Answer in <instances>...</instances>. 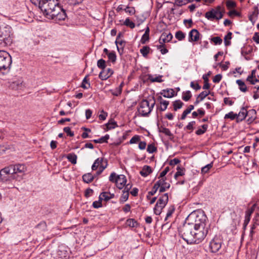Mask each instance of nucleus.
I'll list each match as a JSON object with an SVG mask.
<instances>
[{"mask_svg": "<svg viewBox=\"0 0 259 259\" xmlns=\"http://www.w3.org/2000/svg\"><path fill=\"white\" fill-rule=\"evenodd\" d=\"M38 6L44 15L48 19L55 21L64 20L67 17L65 10L60 5L58 0H30Z\"/></svg>", "mask_w": 259, "mask_h": 259, "instance_id": "nucleus-1", "label": "nucleus"}, {"mask_svg": "<svg viewBox=\"0 0 259 259\" xmlns=\"http://www.w3.org/2000/svg\"><path fill=\"white\" fill-rule=\"evenodd\" d=\"M179 234L188 244H198L205 238L207 231L194 229L193 222H191L184 224L179 230Z\"/></svg>", "mask_w": 259, "mask_h": 259, "instance_id": "nucleus-2", "label": "nucleus"}, {"mask_svg": "<svg viewBox=\"0 0 259 259\" xmlns=\"http://www.w3.org/2000/svg\"><path fill=\"white\" fill-rule=\"evenodd\" d=\"M194 221L193 226L194 229L200 231H206L208 232V227L206 226L207 218L203 212L192 213L188 216V220Z\"/></svg>", "mask_w": 259, "mask_h": 259, "instance_id": "nucleus-3", "label": "nucleus"}, {"mask_svg": "<svg viewBox=\"0 0 259 259\" xmlns=\"http://www.w3.org/2000/svg\"><path fill=\"white\" fill-rule=\"evenodd\" d=\"M6 169L11 172L12 177L13 178H16V181H20L22 180L23 176L26 171V167L24 164H17L11 165L6 167Z\"/></svg>", "mask_w": 259, "mask_h": 259, "instance_id": "nucleus-4", "label": "nucleus"}, {"mask_svg": "<svg viewBox=\"0 0 259 259\" xmlns=\"http://www.w3.org/2000/svg\"><path fill=\"white\" fill-rule=\"evenodd\" d=\"M12 64V58L6 51H0V72L4 74L8 72Z\"/></svg>", "mask_w": 259, "mask_h": 259, "instance_id": "nucleus-5", "label": "nucleus"}, {"mask_svg": "<svg viewBox=\"0 0 259 259\" xmlns=\"http://www.w3.org/2000/svg\"><path fill=\"white\" fill-rule=\"evenodd\" d=\"M12 29L9 25L0 27V41H3L6 45L10 46L13 42Z\"/></svg>", "mask_w": 259, "mask_h": 259, "instance_id": "nucleus-6", "label": "nucleus"}, {"mask_svg": "<svg viewBox=\"0 0 259 259\" xmlns=\"http://www.w3.org/2000/svg\"><path fill=\"white\" fill-rule=\"evenodd\" d=\"M224 9L219 6L214 9H212L205 14V17L209 20H220L223 17Z\"/></svg>", "mask_w": 259, "mask_h": 259, "instance_id": "nucleus-7", "label": "nucleus"}, {"mask_svg": "<svg viewBox=\"0 0 259 259\" xmlns=\"http://www.w3.org/2000/svg\"><path fill=\"white\" fill-rule=\"evenodd\" d=\"M137 112L138 115L141 116H148L151 112V109L150 108V102L146 99H143L139 104Z\"/></svg>", "mask_w": 259, "mask_h": 259, "instance_id": "nucleus-8", "label": "nucleus"}, {"mask_svg": "<svg viewBox=\"0 0 259 259\" xmlns=\"http://www.w3.org/2000/svg\"><path fill=\"white\" fill-rule=\"evenodd\" d=\"M223 241L218 237L215 236L209 242V250L212 253L218 252L222 247Z\"/></svg>", "mask_w": 259, "mask_h": 259, "instance_id": "nucleus-9", "label": "nucleus"}, {"mask_svg": "<svg viewBox=\"0 0 259 259\" xmlns=\"http://www.w3.org/2000/svg\"><path fill=\"white\" fill-rule=\"evenodd\" d=\"M11 171L6 169V167L0 171V181L4 183H10L16 178H13Z\"/></svg>", "mask_w": 259, "mask_h": 259, "instance_id": "nucleus-10", "label": "nucleus"}, {"mask_svg": "<svg viewBox=\"0 0 259 259\" xmlns=\"http://www.w3.org/2000/svg\"><path fill=\"white\" fill-rule=\"evenodd\" d=\"M172 38V35L170 32L168 33L166 32L162 33L159 39V43L161 45L157 47L158 49L162 48L164 43L170 41Z\"/></svg>", "mask_w": 259, "mask_h": 259, "instance_id": "nucleus-11", "label": "nucleus"}, {"mask_svg": "<svg viewBox=\"0 0 259 259\" xmlns=\"http://www.w3.org/2000/svg\"><path fill=\"white\" fill-rule=\"evenodd\" d=\"M126 181V177L123 175H120L117 176L115 183L119 189H122L125 186Z\"/></svg>", "mask_w": 259, "mask_h": 259, "instance_id": "nucleus-12", "label": "nucleus"}, {"mask_svg": "<svg viewBox=\"0 0 259 259\" xmlns=\"http://www.w3.org/2000/svg\"><path fill=\"white\" fill-rule=\"evenodd\" d=\"M113 73V71L111 69L108 68L106 69L105 68L100 72L99 77L101 79L105 80L110 77Z\"/></svg>", "mask_w": 259, "mask_h": 259, "instance_id": "nucleus-13", "label": "nucleus"}, {"mask_svg": "<svg viewBox=\"0 0 259 259\" xmlns=\"http://www.w3.org/2000/svg\"><path fill=\"white\" fill-rule=\"evenodd\" d=\"M256 204H253L250 208L248 209L245 212V220L244 222V227H245L250 221V216L254 211Z\"/></svg>", "mask_w": 259, "mask_h": 259, "instance_id": "nucleus-14", "label": "nucleus"}, {"mask_svg": "<svg viewBox=\"0 0 259 259\" xmlns=\"http://www.w3.org/2000/svg\"><path fill=\"white\" fill-rule=\"evenodd\" d=\"M200 33L196 29H192L189 33V41H197L199 38Z\"/></svg>", "mask_w": 259, "mask_h": 259, "instance_id": "nucleus-15", "label": "nucleus"}, {"mask_svg": "<svg viewBox=\"0 0 259 259\" xmlns=\"http://www.w3.org/2000/svg\"><path fill=\"white\" fill-rule=\"evenodd\" d=\"M23 81L21 79H18L17 80L11 82L10 87L15 90H21L23 87Z\"/></svg>", "mask_w": 259, "mask_h": 259, "instance_id": "nucleus-16", "label": "nucleus"}, {"mask_svg": "<svg viewBox=\"0 0 259 259\" xmlns=\"http://www.w3.org/2000/svg\"><path fill=\"white\" fill-rule=\"evenodd\" d=\"M259 14L258 9L257 7H254V10L251 14L249 16V20L251 22L252 25L255 23Z\"/></svg>", "mask_w": 259, "mask_h": 259, "instance_id": "nucleus-17", "label": "nucleus"}, {"mask_svg": "<svg viewBox=\"0 0 259 259\" xmlns=\"http://www.w3.org/2000/svg\"><path fill=\"white\" fill-rule=\"evenodd\" d=\"M248 114L247 110L244 107H242L238 114H237V122L242 121L246 117Z\"/></svg>", "mask_w": 259, "mask_h": 259, "instance_id": "nucleus-18", "label": "nucleus"}, {"mask_svg": "<svg viewBox=\"0 0 259 259\" xmlns=\"http://www.w3.org/2000/svg\"><path fill=\"white\" fill-rule=\"evenodd\" d=\"M114 194L104 192L100 194L99 199H100V200H104L105 201H108L110 199L114 198Z\"/></svg>", "mask_w": 259, "mask_h": 259, "instance_id": "nucleus-19", "label": "nucleus"}, {"mask_svg": "<svg viewBox=\"0 0 259 259\" xmlns=\"http://www.w3.org/2000/svg\"><path fill=\"white\" fill-rule=\"evenodd\" d=\"M105 160H107L105 159L104 158H97L92 166V169L93 170H95L97 169V168L102 164H105Z\"/></svg>", "mask_w": 259, "mask_h": 259, "instance_id": "nucleus-20", "label": "nucleus"}, {"mask_svg": "<svg viewBox=\"0 0 259 259\" xmlns=\"http://www.w3.org/2000/svg\"><path fill=\"white\" fill-rule=\"evenodd\" d=\"M168 201V196L167 193H165L160 196L156 203H159V205L165 206Z\"/></svg>", "mask_w": 259, "mask_h": 259, "instance_id": "nucleus-21", "label": "nucleus"}, {"mask_svg": "<svg viewBox=\"0 0 259 259\" xmlns=\"http://www.w3.org/2000/svg\"><path fill=\"white\" fill-rule=\"evenodd\" d=\"M160 94L165 98H170L174 96V91L173 89L163 90Z\"/></svg>", "mask_w": 259, "mask_h": 259, "instance_id": "nucleus-22", "label": "nucleus"}, {"mask_svg": "<svg viewBox=\"0 0 259 259\" xmlns=\"http://www.w3.org/2000/svg\"><path fill=\"white\" fill-rule=\"evenodd\" d=\"M152 171V169L150 166L145 165L143 166L142 170L140 171V174L142 176L146 177L151 174Z\"/></svg>", "mask_w": 259, "mask_h": 259, "instance_id": "nucleus-23", "label": "nucleus"}, {"mask_svg": "<svg viewBox=\"0 0 259 259\" xmlns=\"http://www.w3.org/2000/svg\"><path fill=\"white\" fill-rule=\"evenodd\" d=\"M194 108V106L192 105H190L188 106V108L184 110L181 115V119L184 120L187 115L189 114L192 110Z\"/></svg>", "mask_w": 259, "mask_h": 259, "instance_id": "nucleus-24", "label": "nucleus"}, {"mask_svg": "<svg viewBox=\"0 0 259 259\" xmlns=\"http://www.w3.org/2000/svg\"><path fill=\"white\" fill-rule=\"evenodd\" d=\"M236 83L238 85L239 90L242 92H246L247 90L246 85L244 81L241 79L236 80Z\"/></svg>", "mask_w": 259, "mask_h": 259, "instance_id": "nucleus-25", "label": "nucleus"}, {"mask_svg": "<svg viewBox=\"0 0 259 259\" xmlns=\"http://www.w3.org/2000/svg\"><path fill=\"white\" fill-rule=\"evenodd\" d=\"M94 176L91 173H88L82 176V180L84 182L89 183L93 181Z\"/></svg>", "mask_w": 259, "mask_h": 259, "instance_id": "nucleus-26", "label": "nucleus"}, {"mask_svg": "<svg viewBox=\"0 0 259 259\" xmlns=\"http://www.w3.org/2000/svg\"><path fill=\"white\" fill-rule=\"evenodd\" d=\"M164 207L165 206L159 205V203H156L153 208L154 213L156 215H160Z\"/></svg>", "mask_w": 259, "mask_h": 259, "instance_id": "nucleus-27", "label": "nucleus"}, {"mask_svg": "<svg viewBox=\"0 0 259 259\" xmlns=\"http://www.w3.org/2000/svg\"><path fill=\"white\" fill-rule=\"evenodd\" d=\"M88 77L89 75H86L82 80L81 87L84 89H88L91 87V84L88 78Z\"/></svg>", "mask_w": 259, "mask_h": 259, "instance_id": "nucleus-28", "label": "nucleus"}, {"mask_svg": "<svg viewBox=\"0 0 259 259\" xmlns=\"http://www.w3.org/2000/svg\"><path fill=\"white\" fill-rule=\"evenodd\" d=\"M77 158V155L74 153H69L67 156L68 161L73 164L76 163Z\"/></svg>", "mask_w": 259, "mask_h": 259, "instance_id": "nucleus-29", "label": "nucleus"}, {"mask_svg": "<svg viewBox=\"0 0 259 259\" xmlns=\"http://www.w3.org/2000/svg\"><path fill=\"white\" fill-rule=\"evenodd\" d=\"M159 131L160 133L164 134L166 136L171 137H174L173 134L171 133V132L168 128L163 127L162 126H161L159 128Z\"/></svg>", "mask_w": 259, "mask_h": 259, "instance_id": "nucleus-30", "label": "nucleus"}, {"mask_svg": "<svg viewBox=\"0 0 259 259\" xmlns=\"http://www.w3.org/2000/svg\"><path fill=\"white\" fill-rule=\"evenodd\" d=\"M173 107H174V110L175 111H177L178 109H181L184 103L180 100H176L172 103Z\"/></svg>", "mask_w": 259, "mask_h": 259, "instance_id": "nucleus-31", "label": "nucleus"}, {"mask_svg": "<svg viewBox=\"0 0 259 259\" xmlns=\"http://www.w3.org/2000/svg\"><path fill=\"white\" fill-rule=\"evenodd\" d=\"M156 183L159 184V187L164 186L165 188H169L170 186V184L166 182V178H161V179L156 182Z\"/></svg>", "mask_w": 259, "mask_h": 259, "instance_id": "nucleus-32", "label": "nucleus"}, {"mask_svg": "<svg viewBox=\"0 0 259 259\" xmlns=\"http://www.w3.org/2000/svg\"><path fill=\"white\" fill-rule=\"evenodd\" d=\"M109 139V135H106L105 136L102 137L99 139L94 140L93 142L95 143H107V140Z\"/></svg>", "mask_w": 259, "mask_h": 259, "instance_id": "nucleus-33", "label": "nucleus"}, {"mask_svg": "<svg viewBox=\"0 0 259 259\" xmlns=\"http://www.w3.org/2000/svg\"><path fill=\"white\" fill-rule=\"evenodd\" d=\"M202 128H199L198 129L195 133L197 135H201L203 134H204L206 131H207V129L208 128V125L207 124H203L201 126Z\"/></svg>", "mask_w": 259, "mask_h": 259, "instance_id": "nucleus-34", "label": "nucleus"}, {"mask_svg": "<svg viewBox=\"0 0 259 259\" xmlns=\"http://www.w3.org/2000/svg\"><path fill=\"white\" fill-rule=\"evenodd\" d=\"M192 97V94L190 91H187L183 93L182 99L185 101H189Z\"/></svg>", "mask_w": 259, "mask_h": 259, "instance_id": "nucleus-35", "label": "nucleus"}, {"mask_svg": "<svg viewBox=\"0 0 259 259\" xmlns=\"http://www.w3.org/2000/svg\"><path fill=\"white\" fill-rule=\"evenodd\" d=\"M213 166V162H211L209 164H208L206 165L205 166L202 167L201 168V173L202 174H206L208 172L209 169L212 167Z\"/></svg>", "mask_w": 259, "mask_h": 259, "instance_id": "nucleus-36", "label": "nucleus"}, {"mask_svg": "<svg viewBox=\"0 0 259 259\" xmlns=\"http://www.w3.org/2000/svg\"><path fill=\"white\" fill-rule=\"evenodd\" d=\"M232 32H229L224 38V43L225 46H228L230 45L231 42L229 40L232 38Z\"/></svg>", "mask_w": 259, "mask_h": 259, "instance_id": "nucleus-37", "label": "nucleus"}, {"mask_svg": "<svg viewBox=\"0 0 259 259\" xmlns=\"http://www.w3.org/2000/svg\"><path fill=\"white\" fill-rule=\"evenodd\" d=\"M97 66L102 69V70H104L106 68V62L103 59H99L97 61Z\"/></svg>", "mask_w": 259, "mask_h": 259, "instance_id": "nucleus-38", "label": "nucleus"}, {"mask_svg": "<svg viewBox=\"0 0 259 259\" xmlns=\"http://www.w3.org/2000/svg\"><path fill=\"white\" fill-rule=\"evenodd\" d=\"M115 44L116 45L118 52H120V49L119 48L118 45L120 46L121 47V49L123 50V47L125 46V41L120 39L116 38Z\"/></svg>", "mask_w": 259, "mask_h": 259, "instance_id": "nucleus-39", "label": "nucleus"}, {"mask_svg": "<svg viewBox=\"0 0 259 259\" xmlns=\"http://www.w3.org/2000/svg\"><path fill=\"white\" fill-rule=\"evenodd\" d=\"M150 49L148 46H144L141 50L140 53L142 54L143 56L146 57L149 53Z\"/></svg>", "mask_w": 259, "mask_h": 259, "instance_id": "nucleus-40", "label": "nucleus"}, {"mask_svg": "<svg viewBox=\"0 0 259 259\" xmlns=\"http://www.w3.org/2000/svg\"><path fill=\"white\" fill-rule=\"evenodd\" d=\"M123 25L129 27L132 29H133L135 27V24L133 22L131 21L128 18L125 20L123 22Z\"/></svg>", "mask_w": 259, "mask_h": 259, "instance_id": "nucleus-41", "label": "nucleus"}, {"mask_svg": "<svg viewBox=\"0 0 259 259\" xmlns=\"http://www.w3.org/2000/svg\"><path fill=\"white\" fill-rule=\"evenodd\" d=\"M108 58L109 61L112 63H115L116 60V56L115 53L113 51L108 54Z\"/></svg>", "mask_w": 259, "mask_h": 259, "instance_id": "nucleus-42", "label": "nucleus"}, {"mask_svg": "<svg viewBox=\"0 0 259 259\" xmlns=\"http://www.w3.org/2000/svg\"><path fill=\"white\" fill-rule=\"evenodd\" d=\"M129 196V192L127 191L125 192L123 191V193L120 198V201L121 203H123L126 201L128 198Z\"/></svg>", "mask_w": 259, "mask_h": 259, "instance_id": "nucleus-43", "label": "nucleus"}, {"mask_svg": "<svg viewBox=\"0 0 259 259\" xmlns=\"http://www.w3.org/2000/svg\"><path fill=\"white\" fill-rule=\"evenodd\" d=\"M175 211V207L174 206H170L168 209V211L167 212V213H166V217L165 218V220L164 221H166L171 216L172 214L173 213V212H174Z\"/></svg>", "mask_w": 259, "mask_h": 259, "instance_id": "nucleus-44", "label": "nucleus"}, {"mask_svg": "<svg viewBox=\"0 0 259 259\" xmlns=\"http://www.w3.org/2000/svg\"><path fill=\"white\" fill-rule=\"evenodd\" d=\"M147 151L149 153H153L157 151V148L153 144H151L148 145Z\"/></svg>", "mask_w": 259, "mask_h": 259, "instance_id": "nucleus-45", "label": "nucleus"}, {"mask_svg": "<svg viewBox=\"0 0 259 259\" xmlns=\"http://www.w3.org/2000/svg\"><path fill=\"white\" fill-rule=\"evenodd\" d=\"M106 128L107 130L114 128L115 127L117 126L116 122L115 121H109L106 124Z\"/></svg>", "mask_w": 259, "mask_h": 259, "instance_id": "nucleus-46", "label": "nucleus"}, {"mask_svg": "<svg viewBox=\"0 0 259 259\" xmlns=\"http://www.w3.org/2000/svg\"><path fill=\"white\" fill-rule=\"evenodd\" d=\"M159 188V184L158 183H155L153 187V188L151 191L148 192V194L149 195H154L158 190Z\"/></svg>", "mask_w": 259, "mask_h": 259, "instance_id": "nucleus-47", "label": "nucleus"}, {"mask_svg": "<svg viewBox=\"0 0 259 259\" xmlns=\"http://www.w3.org/2000/svg\"><path fill=\"white\" fill-rule=\"evenodd\" d=\"M211 41L215 45H221L223 41L222 39L219 36L212 37L211 38Z\"/></svg>", "mask_w": 259, "mask_h": 259, "instance_id": "nucleus-48", "label": "nucleus"}, {"mask_svg": "<svg viewBox=\"0 0 259 259\" xmlns=\"http://www.w3.org/2000/svg\"><path fill=\"white\" fill-rule=\"evenodd\" d=\"M175 36L179 40H182L185 37V34L181 31H179L176 33Z\"/></svg>", "mask_w": 259, "mask_h": 259, "instance_id": "nucleus-49", "label": "nucleus"}, {"mask_svg": "<svg viewBox=\"0 0 259 259\" xmlns=\"http://www.w3.org/2000/svg\"><path fill=\"white\" fill-rule=\"evenodd\" d=\"M225 119L230 118L231 120H233L235 118L237 119V114H235L233 112L231 111L229 112L228 114H226L225 116Z\"/></svg>", "mask_w": 259, "mask_h": 259, "instance_id": "nucleus-50", "label": "nucleus"}, {"mask_svg": "<svg viewBox=\"0 0 259 259\" xmlns=\"http://www.w3.org/2000/svg\"><path fill=\"white\" fill-rule=\"evenodd\" d=\"M108 165L107 160H105V164H102L99 167V170L97 172V175H100L102 171L106 168Z\"/></svg>", "mask_w": 259, "mask_h": 259, "instance_id": "nucleus-51", "label": "nucleus"}, {"mask_svg": "<svg viewBox=\"0 0 259 259\" xmlns=\"http://www.w3.org/2000/svg\"><path fill=\"white\" fill-rule=\"evenodd\" d=\"M192 1L193 0H176V3L177 4V5L179 6H182Z\"/></svg>", "mask_w": 259, "mask_h": 259, "instance_id": "nucleus-52", "label": "nucleus"}, {"mask_svg": "<svg viewBox=\"0 0 259 259\" xmlns=\"http://www.w3.org/2000/svg\"><path fill=\"white\" fill-rule=\"evenodd\" d=\"M168 104H169L168 101H166V100L164 101H162V102L161 103V106L159 108V110L161 111H165L166 109Z\"/></svg>", "mask_w": 259, "mask_h": 259, "instance_id": "nucleus-53", "label": "nucleus"}, {"mask_svg": "<svg viewBox=\"0 0 259 259\" xmlns=\"http://www.w3.org/2000/svg\"><path fill=\"white\" fill-rule=\"evenodd\" d=\"M124 10L126 13H128L130 15H133L135 13V9L134 7H126Z\"/></svg>", "mask_w": 259, "mask_h": 259, "instance_id": "nucleus-54", "label": "nucleus"}, {"mask_svg": "<svg viewBox=\"0 0 259 259\" xmlns=\"http://www.w3.org/2000/svg\"><path fill=\"white\" fill-rule=\"evenodd\" d=\"M210 93V92H207L206 91L202 92L198 95V97L200 99V100L202 101L205 97H206Z\"/></svg>", "mask_w": 259, "mask_h": 259, "instance_id": "nucleus-55", "label": "nucleus"}, {"mask_svg": "<svg viewBox=\"0 0 259 259\" xmlns=\"http://www.w3.org/2000/svg\"><path fill=\"white\" fill-rule=\"evenodd\" d=\"M190 87L196 91L199 90L201 89V86L198 83H195L193 81L191 82Z\"/></svg>", "mask_w": 259, "mask_h": 259, "instance_id": "nucleus-56", "label": "nucleus"}, {"mask_svg": "<svg viewBox=\"0 0 259 259\" xmlns=\"http://www.w3.org/2000/svg\"><path fill=\"white\" fill-rule=\"evenodd\" d=\"M226 6L228 9L233 8L236 6V3L232 1H228L226 2Z\"/></svg>", "mask_w": 259, "mask_h": 259, "instance_id": "nucleus-57", "label": "nucleus"}, {"mask_svg": "<svg viewBox=\"0 0 259 259\" xmlns=\"http://www.w3.org/2000/svg\"><path fill=\"white\" fill-rule=\"evenodd\" d=\"M149 39V35L144 34L141 39V42L142 44H145L147 41Z\"/></svg>", "mask_w": 259, "mask_h": 259, "instance_id": "nucleus-58", "label": "nucleus"}, {"mask_svg": "<svg viewBox=\"0 0 259 259\" xmlns=\"http://www.w3.org/2000/svg\"><path fill=\"white\" fill-rule=\"evenodd\" d=\"M169 167H166L161 172L160 174V176L159 178H164V176L166 175V174L169 171Z\"/></svg>", "mask_w": 259, "mask_h": 259, "instance_id": "nucleus-59", "label": "nucleus"}, {"mask_svg": "<svg viewBox=\"0 0 259 259\" xmlns=\"http://www.w3.org/2000/svg\"><path fill=\"white\" fill-rule=\"evenodd\" d=\"M117 176L118 175H117L115 172H112L109 178V180L112 183H115V181Z\"/></svg>", "mask_w": 259, "mask_h": 259, "instance_id": "nucleus-60", "label": "nucleus"}, {"mask_svg": "<svg viewBox=\"0 0 259 259\" xmlns=\"http://www.w3.org/2000/svg\"><path fill=\"white\" fill-rule=\"evenodd\" d=\"M63 131L70 137H73L74 136V133L71 131V129L69 127H65L63 129Z\"/></svg>", "mask_w": 259, "mask_h": 259, "instance_id": "nucleus-61", "label": "nucleus"}, {"mask_svg": "<svg viewBox=\"0 0 259 259\" xmlns=\"http://www.w3.org/2000/svg\"><path fill=\"white\" fill-rule=\"evenodd\" d=\"M195 124V121H192L188 123L187 125L186 126L185 128L188 130L193 131L194 129L193 126Z\"/></svg>", "mask_w": 259, "mask_h": 259, "instance_id": "nucleus-62", "label": "nucleus"}, {"mask_svg": "<svg viewBox=\"0 0 259 259\" xmlns=\"http://www.w3.org/2000/svg\"><path fill=\"white\" fill-rule=\"evenodd\" d=\"M140 137L139 136H135L131 138V139L130 141V144H135L137 142H139L140 141Z\"/></svg>", "mask_w": 259, "mask_h": 259, "instance_id": "nucleus-63", "label": "nucleus"}, {"mask_svg": "<svg viewBox=\"0 0 259 259\" xmlns=\"http://www.w3.org/2000/svg\"><path fill=\"white\" fill-rule=\"evenodd\" d=\"M222 78V76L221 74H217L213 78V82L214 83H219L221 81Z\"/></svg>", "mask_w": 259, "mask_h": 259, "instance_id": "nucleus-64", "label": "nucleus"}]
</instances>
